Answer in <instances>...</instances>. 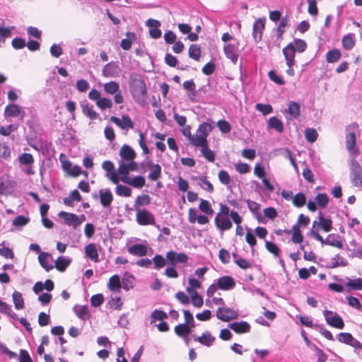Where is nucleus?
Here are the masks:
<instances>
[{"label":"nucleus","instance_id":"1","mask_svg":"<svg viewBox=\"0 0 362 362\" xmlns=\"http://www.w3.org/2000/svg\"><path fill=\"white\" fill-rule=\"evenodd\" d=\"M129 90L134 100L144 107L146 105L147 87L142 75L136 73L130 74Z\"/></svg>","mask_w":362,"mask_h":362},{"label":"nucleus","instance_id":"2","mask_svg":"<svg viewBox=\"0 0 362 362\" xmlns=\"http://www.w3.org/2000/svg\"><path fill=\"white\" fill-rule=\"evenodd\" d=\"M28 115L30 118L27 121L26 125L28 127L29 132L25 136V139L30 144V141L37 140L42 135L43 129L36 112L32 107L28 108Z\"/></svg>","mask_w":362,"mask_h":362},{"label":"nucleus","instance_id":"3","mask_svg":"<svg viewBox=\"0 0 362 362\" xmlns=\"http://www.w3.org/2000/svg\"><path fill=\"white\" fill-rule=\"evenodd\" d=\"M136 221L140 226L156 225L153 214L146 209H137Z\"/></svg>","mask_w":362,"mask_h":362},{"label":"nucleus","instance_id":"4","mask_svg":"<svg viewBox=\"0 0 362 362\" xmlns=\"http://www.w3.org/2000/svg\"><path fill=\"white\" fill-rule=\"evenodd\" d=\"M323 315L326 322L329 326L337 329H343L344 327V322L338 313L332 310H325Z\"/></svg>","mask_w":362,"mask_h":362},{"label":"nucleus","instance_id":"5","mask_svg":"<svg viewBox=\"0 0 362 362\" xmlns=\"http://www.w3.org/2000/svg\"><path fill=\"white\" fill-rule=\"evenodd\" d=\"M254 174L262 180L266 191L271 193L274 190V186L271 184L269 180L266 177L265 167L262 163H256L254 168Z\"/></svg>","mask_w":362,"mask_h":362},{"label":"nucleus","instance_id":"6","mask_svg":"<svg viewBox=\"0 0 362 362\" xmlns=\"http://www.w3.org/2000/svg\"><path fill=\"white\" fill-rule=\"evenodd\" d=\"M139 170V165L136 162H128L125 163L123 160H119V168L117 170V174L120 175V180L123 179L124 180H127L129 177V173L130 171H138Z\"/></svg>","mask_w":362,"mask_h":362},{"label":"nucleus","instance_id":"7","mask_svg":"<svg viewBox=\"0 0 362 362\" xmlns=\"http://www.w3.org/2000/svg\"><path fill=\"white\" fill-rule=\"evenodd\" d=\"M168 264L177 267V264H182L184 266L187 263L189 257L184 252H177L174 250H170L166 252Z\"/></svg>","mask_w":362,"mask_h":362},{"label":"nucleus","instance_id":"8","mask_svg":"<svg viewBox=\"0 0 362 362\" xmlns=\"http://www.w3.org/2000/svg\"><path fill=\"white\" fill-rule=\"evenodd\" d=\"M216 315L218 320L229 322L233 320L238 319L239 313L238 310H235L230 308L220 307L217 309Z\"/></svg>","mask_w":362,"mask_h":362},{"label":"nucleus","instance_id":"9","mask_svg":"<svg viewBox=\"0 0 362 362\" xmlns=\"http://www.w3.org/2000/svg\"><path fill=\"white\" fill-rule=\"evenodd\" d=\"M358 128V124L356 122H353L346 126V147L348 151H351L356 147V130Z\"/></svg>","mask_w":362,"mask_h":362},{"label":"nucleus","instance_id":"10","mask_svg":"<svg viewBox=\"0 0 362 362\" xmlns=\"http://www.w3.org/2000/svg\"><path fill=\"white\" fill-rule=\"evenodd\" d=\"M266 18H259L252 25V35L254 41L257 43L262 40L263 32L265 29Z\"/></svg>","mask_w":362,"mask_h":362},{"label":"nucleus","instance_id":"11","mask_svg":"<svg viewBox=\"0 0 362 362\" xmlns=\"http://www.w3.org/2000/svg\"><path fill=\"white\" fill-rule=\"evenodd\" d=\"M110 121L122 129H133L134 127V123L128 115H122V119L116 116H111Z\"/></svg>","mask_w":362,"mask_h":362},{"label":"nucleus","instance_id":"12","mask_svg":"<svg viewBox=\"0 0 362 362\" xmlns=\"http://www.w3.org/2000/svg\"><path fill=\"white\" fill-rule=\"evenodd\" d=\"M350 175L352 177L353 182H354V185H358V181L361 185H362V168L359 163L356 160H351Z\"/></svg>","mask_w":362,"mask_h":362},{"label":"nucleus","instance_id":"13","mask_svg":"<svg viewBox=\"0 0 362 362\" xmlns=\"http://www.w3.org/2000/svg\"><path fill=\"white\" fill-rule=\"evenodd\" d=\"M220 290L230 291L235 287L236 283L231 276H222L215 280Z\"/></svg>","mask_w":362,"mask_h":362},{"label":"nucleus","instance_id":"14","mask_svg":"<svg viewBox=\"0 0 362 362\" xmlns=\"http://www.w3.org/2000/svg\"><path fill=\"white\" fill-rule=\"evenodd\" d=\"M238 42L236 44L228 43L223 46V52L226 57L235 64L238 59Z\"/></svg>","mask_w":362,"mask_h":362},{"label":"nucleus","instance_id":"15","mask_svg":"<svg viewBox=\"0 0 362 362\" xmlns=\"http://www.w3.org/2000/svg\"><path fill=\"white\" fill-rule=\"evenodd\" d=\"M120 71L119 62L112 61L104 66L102 74L105 77H115L119 75Z\"/></svg>","mask_w":362,"mask_h":362},{"label":"nucleus","instance_id":"16","mask_svg":"<svg viewBox=\"0 0 362 362\" xmlns=\"http://www.w3.org/2000/svg\"><path fill=\"white\" fill-rule=\"evenodd\" d=\"M228 327L238 334L248 333L251 326L247 321L233 322L228 325Z\"/></svg>","mask_w":362,"mask_h":362},{"label":"nucleus","instance_id":"17","mask_svg":"<svg viewBox=\"0 0 362 362\" xmlns=\"http://www.w3.org/2000/svg\"><path fill=\"white\" fill-rule=\"evenodd\" d=\"M99 199L100 204L104 208H109L111 211V204L113 201L112 193L109 188L101 189L99 190Z\"/></svg>","mask_w":362,"mask_h":362},{"label":"nucleus","instance_id":"18","mask_svg":"<svg viewBox=\"0 0 362 362\" xmlns=\"http://www.w3.org/2000/svg\"><path fill=\"white\" fill-rule=\"evenodd\" d=\"M121 157V160L128 162L134 161V158L136 156L135 151L128 144H124L119 153Z\"/></svg>","mask_w":362,"mask_h":362},{"label":"nucleus","instance_id":"19","mask_svg":"<svg viewBox=\"0 0 362 362\" xmlns=\"http://www.w3.org/2000/svg\"><path fill=\"white\" fill-rule=\"evenodd\" d=\"M288 116L287 120L297 119L300 115V105L299 103L291 100L288 103V108L285 110Z\"/></svg>","mask_w":362,"mask_h":362},{"label":"nucleus","instance_id":"20","mask_svg":"<svg viewBox=\"0 0 362 362\" xmlns=\"http://www.w3.org/2000/svg\"><path fill=\"white\" fill-rule=\"evenodd\" d=\"M146 165L147 168L151 170V172L148 175V178L149 180L156 181L160 177L162 168L159 164L154 163L152 160H148L146 162Z\"/></svg>","mask_w":362,"mask_h":362},{"label":"nucleus","instance_id":"21","mask_svg":"<svg viewBox=\"0 0 362 362\" xmlns=\"http://www.w3.org/2000/svg\"><path fill=\"white\" fill-rule=\"evenodd\" d=\"M102 168L107 172V176L114 184H117L119 182V178L117 177V173L115 171L114 163L110 160H105L102 163Z\"/></svg>","mask_w":362,"mask_h":362},{"label":"nucleus","instance_id":"22","mask_svg":"<svg viewBox=\"0 0 362 362\" xmlns=\"http://www.w3.org/2000/svg\"><path fill=\"white\" fill-rule=\"evenodd\" d=\"M58 216L63 219L64 224L72 226L74 229L77 228L76 218L78 216L76 214L62 211L59 212Z\"/></svg>","mask_w":362,"mask_h":362},{"label":"nucleus","instance_id":"23","mask_svg":"<svg viewBox=\"0 0 362 362\" xmlns=\"http://www.w3.org/2000/svg\"><path fill=\"white\" fill-rule=\"evenodd\" d=\"M80 105L81 107L83 113L90 119H102L101 117H99V115L93 110V105H90L86 100L80 102Z\"/></svg>","mask_w":362,"mask_h":362},{"label":"nucleus","instance_id":"24","mask_svg":"<svg viewBox=\"0 0 362 362\" xmlns=\"http://www.w3.org/2000/svg\"><path fill=\"white\" fill-rule=\"evenodd\" d=\"M84 252L86 257L90 259L94 262H99V255L96 244L90 243L85 246Z\"/></svg>","mask_w":362,"mask_h":362},{"label":"nucleus","instance_id":"25","mask_svg":"<svg viewBox=\"0 0 362 362\" xmlns=\"http://www.w3.org/2000/svg\"><path fill=\"white\" fill-rule=\"evenodd\" d=\"M148 249L147 244L136 243L128 247L127 251L131 255L142 257L147 255Z\"/></svg>","mask_w":362,"mask_h":362},{"label":"nucleus","instance_id":"26","mask_svg":"<svg viewBox=\"0 0 362 362\" xmlns=\"http://www.w3.org/2000/svg\"><path fill=\"white\" fill-rule=\"evenodd\" d=\"M192 337L195 341H198L207 347L211 346L216 339V338L211 334L209 331H205L202 333V336L197 337L196 335H192Z\"/></svg>","mask_w":362,"mask_h":362},{"label":"nucleus","instance_id":"27","mask_svg":"<svg viewBox=\"0 0 362 362\" xmlns=\"http://www.w3.org/2000/svg\"><path fill=\"white\" fill-rule=\"evenodd\" d=\"M214 224L216 228L221 232L230 230L233 226L232 221L228 216H225L220 219L219 217L218 218V216H216L214 218Z\"/></svg>","mask_w":362,"mask_h":362},{"label":"nucleus","instance_id":"28","mask_svg":"<svg viewBox=\"0 0 362 362\" xmlns=\"http://www.w3.org/2000/svg\"><path fill=\"white\" fill-rule=\"evenodd\" d=\"M22 107L13 103L6 106L4 115L5 117H16L21 115Z\"/></svg>","mask_w":362,"mask_h":362},{"label":"nucleus","instance_id":"29","mask_svg":"<svg viewBox=\"0 0 362 362\" xmlns=\"http://www.w3.org/2000/svg\"><path fill=\"white\" fill-rule=\"evenodd\" d=\"M212 124H214V122L211 118H208L207 122L201 123L197 130V135L208 136L214 128Z\"/></svg>","mask_w":362,"mask_h":362},{"label":"nucleus","instance_id":"30","mask_svg":"<svg viewBox=\"0 0 362 362\" xmlns=\"http://www.w3.org/2000/svg\"><path fill=\"white\" fill-rule=\"evenodd\" d=\"M122 182L132 186L134 188L141 189L146 184L145 177L143 175H136L134 177H129L127 180L122 179Z\"/></svg>","mask_w":362,"mask_h":362},{"label":"nucleus","instance_id":"31","mask_svg":"<svg viewBox=\"0 0 362 362\" xmlns=\"http://www.w3.org/2000/svg\"><path fill=\"white\" fill-rule=\"evenodd\" d=\"M345 286L346 287L347 291H359L362 290V279L358 277L355 279H351L349 277H346Z\"/></svg>","mask_w":362,"mask_h":362},{"label":"nucleus","instance_id":"32","mask_svg":"<svg viewBox=\"0 0 362 362\" xmlns=\"http://www.w3.org/2000/svg\"><path fill=\"white\" fill-rule=\"evenodd\" d=\"M107 288L110 291L119 292L122 287L121 279L118 274H114L108 281Z\"/></svg>","mask_w":362,"mask_h":362},{"label":"nucleus","instance_id":"33","mask_svg":"<svg viewBox=\"0 0 362 362\" xmlns=\"http://www.w3.org/2000/svg\"><path fill=\"white\" fill-rule=\"evenodd\" d=\"M71 259L68 257L59 256L54 262V267L59 272H64L70 265Z\"/></svg>","mask_w":362,"mask_h":362},{"label":"nucleus","instance_id":"34","mask_svg":"<svg viewBox=\"0 0 362 362\" xmlns=\"http://www.w3.org/2000/svg\"><path fill=\"white\" fill-rule=\"evenodd\" d=\"M318 218L320 221L319 229L324 232H329L332 229V221L331 218H325L322 211L318 212Z\"/></svg>","mask_w":362,"mask_h":362},{"label":"nucleus","instance_id":"35","mask_svg":"<svg viewBox=\"0 0 362 362\" xmlns=\"http://www.w3.org/2000/svg\"><path fill=\"white\" fill-rule=\"evenodd\" d=\"M267 126L269 129H274L279 133H282L284 129L282 121L276 116H272L269 119Z\"/></svg>","mask_w":362,"mask_h":362},{"label":"nucleus","instance_id":"36","mask_svg":"<svg viewBox=\"0 0 362 362\" xmlns=\"http://www.w3.org/2000/svg\"><path fill=\"white\" fill-rule=\"evenodd\" d=\"M135 277L133 274L129 273V272H125L123 274L122 282V287L126 291H128L130 289L133 288L134 286V280Z\"/></svg>","mask_w":362,"mask_h":362},{"label":"nucleus","instance_id":"37","mask_svg":"<svg viewBox=\"0 0 362 362\" xmlns=\"http://www.w3.org/2000/svg\"><path fill=\"white\" fill-rule=\"evenodd\" d=\"M49 257H52V256L47 252L40 253V255H38L39 263H40V266L46 272H49L50 270H52L54 268V265L48 263V259Z\"/></svg>","mask_w":362,"mask_h":362},{"label":"nucleus","instance_id":"38","mask_svg":"<svg viewBox=\"0 0 362 362\" xmlns=\"http://www.w3.org/2000/svg\"><path fill=\"white\" fill-rule=\"evenodd\" d=\"M174 332L179 337H187L192 334L193 329L188 325L180 323L175 327Z\"/></svg>","mask_w":362,"mask_h":362},{"label":"nucleus","instance_id":"39","mask_svg":"<svg viewBox=\"0 0 362 362\" xmlns=\"http://www.w3.org/2000/svg\"><path fill=\"white\" fill-rule=\"evenodd\" d=\"M332 263L325 264V268L333 269L337 268L338 267H346L349 264L348 261L341 257L339 254L336 255L334 257H332Z\"/></svg>","mask_w":362,"mask_h":362},{"label":"nucleus","instance_id":"40","mask_svg":"<svg viewBox=\"0 0 362 362\" xmlns=\"http://www.w3.org/2000/svg\"><path fill=\"white\" fill-rule=\"evenodd\" d=\"M218 177L220 182L227 186V189L230 190L231 194H234L232 186L229 185L230 182V177L228 173L225 170H221L218 173Z\"/></svg>","mask_w":362,"mask_h":362},{"label":"nucleus","instance_id":"41","mask_svg":"<svg viewBox=\"0 0 362 362\" xmlns=\"http://www.w3.org/2000/svg\"><path fill=\"white\" fill-rule=\"evenodd\" d=\"M279 151H281V154L286 158H288L291 164L295 169L296 172L299 174L298 167L296 163V160L292 152L288 148H280Z\"/></svg>","mask_w":362,"mask_h":362},{"label":"nucleus","instance_id":"42","mask_svg":"<svg viewBox=\"0 0 362 362\" xmlns=\"http://www.w3.org/2000/svg\"><path fill=\"white\" fill-rule=\"evenodd\" d=\"M325 57L327 63H335L341 57V53L339 49L333 48L327 52Z\"/></svg>","mask_w":362,"mask_h":362},{"label":"nucleus","instance_id":"43","mask_svg":"<svg viewBox=\"0 0 362 362\" xmlns=\"http://www.w3.org/2000/svg\"><path fill=\"white\" fill-rule=\"evenodd\" d=\"M201 47L199 45L192 44L189 46L188 50V56L189 58L195 61H199L201 57Z\"/></svg>","mask_w":362,"mask_h":362},{"label":"nucleus","instance_id":"44","mask_svg":"<svg viewBox=\"0 0 362 362\" xmlns=\"http://www.w3.org/2000/svg\"><path fill=\"white\" fill-rule=\"evenodd\" d=\"M342 46L346 50H351L355 45L354 34L348 33L345 35L341 40Z\"/></svg>","mask_w":362,"mask_h":362},{"label":"nucleus","instance_id":"45","mask_svg":"<svg viewBox=\"0 0 362 362\" xmlns=\"http://www.w3.org/2000/svg\"><path fill=\"white\" fill-rule=\"evenodd\" d=\"M191 144L196 147H200L201 149H204L209 147L207 136L197 135L193 139H191Z\"/></svg>","mask_w":362,"mask_h":362},{"label":"nucleus","instance_id":"46","mask_svg":"<svg viewBox=\"0 0 362 362\" xmlns=\"http://www.w3.org/2000/svg\"><path fill=\"white\" fill-rule=\"evenodd\" d=\"M265 247L269 252L274 256V257H280L281 250L273 241L265 240Z\"/></svg>","mask_w":362,"mask_h":362},{"label":"nucleus","instance_id":"47","mask_svg":"<svg viewBox=\"0 0 362 362\" xmlns=\"http://www.w3.org/2000/svg\"><path fill=\"white\" fill-rule=\"evenodd\" d=\"M151 200V199L148 194H144L137 196L134 202V209H139V207L141 206H146L150 204Z\"/></svg>","mask_w":362,"mask_h":362},{"label":"nucleus","instance_id":"48","mask_svg":"<svg viewBox=\"0 0 362 362\" xmlns=\"http://www.w3.org/2000/svg\"><path fill=\"white\" fill-rule=\"evenodd\" d=\"M245 230H246L245 241L251 247L252 252L253 253L254 252V247L257 245L256 236L250 228L245 226Z\"/></svg>","mask_w":362,"mask_h":362},{"label":"nucleus","instance_id":"49","mask_svg":"<svg viewBox=\"0 0 362 362\" xmlns=\"http://www.w3.org/2000/svg\"><path fill=\"white\" fill-rule=\"evenodd\" d=\"M104 91L110 95H114L115 93L119 90V84L118 82L112 81L105 83L103 86Z\"/></svg>","mask_w":362,"mask_h":362},{"label":"nucleus","instance_id":"50","mask_svg":"<svg viewBox=\"0 0 362 362\" xmlns=\"http://www.w3.org/2000/svg\"><path fill=\"white\" fill-rule=\"evenodd\" d=\"M152 262L153 263V268L156 269H160L165 267V264H168L167 257H163L162 255L156 254L155 256L152 259Z\"/></svg>","mask_w":362,"mask_h":362},{"label":"nucleus","instance_id":"51","mask_svg":"<svg viewBox=\"0 0 362 362\" xmlns=\"http://www.w3.org/2000/svg\"><path fill=\"white\" fill-rule=\"evenodd\" d=\"M216 59L214 57H211V60L207 62L202 69V72L206 76L211 75L216 70Z\"/></svg>","mask_w":362,"mask_h":362},{"label":"nucleus","instance_id":"52","mask_svg":"<svg viewBox=\"0 0 362 362\" xmlns=\"http://www.w3.org/2000/svg\"><path fill=\"white\" fill-rule=\"evenodd\" d=\"M189 286L186 288V291L189 293H194V291H197L196 289L202 288V282L194 277H189L188 279Z\"/></svg>","mask_w":362,"mask_h":362},{"label":"nucleus","instance_id":"53","mask_svg":"<svg viewBox=\"0 0 362 362\" xmlns=\"http://www.w3.org/2000/svg\"><path fill=\"white\" fill-rule=\"evenodd\" d=\"M6 242L3 241L0 243V255L6 259H13L15 255L12 248L5 246Z\"/></svg>","mask_w":362,"mask_h":362},{"label":"nucleus","instance_id":"54","mask_svg":"<svg viewBox=\"0 0 362 362\" xmlns=\"http://www.w3.org/2000/svg\"><path fill=\"white\" fill-rule=\"evenodd\" d=\"M199 209L209 216H212L214 214V209H212L211 205L208 200L200 199Z\"/></svg>","mask_w":362,"mask_h":362},{"label":"nucleus","instance_id":"55","mask_svg":"<svg viewBox=\"0 0 362 362\" xmlns=\"http://www.w3.org/2000/svg\"><path fill=\"white\" fill-rule=\"evenodd\" d=\"M13 301L16 310H21L24 308L25 303L21 293L15 291L13 294Z\"/></svg>","mask_w":362,"mask_h":362},{"label":"nucleus","instance_id":"56","mask_svg":"<svg viewBox=\"0 0 362 362\" xmlns=\"http://www.w3.org/2000/svg\"><path fill=\"white\" fill-rule=\"evenodd\" d=\"M168 317V314L160 309H155L151 314V323H153L158 320L163 321Z\"/></svg>","mask_w":362,"mask_h":362},{"label":"nucleus","instance_id":"57","mask_svg":"<svg viewBox=\"0 0 362 362\" xmlns=\"http://www.w3.org/2000/svg\"><path fill=\"white\" fill-rule=\"evenodd\" d=\"M293 204L298 207L300 208L303 206L306 203V196L302 192H298L293 198H292Z\"/></svg>","mask_w":362,"mask_h":362},{"label":"nucleus","instance_id":"58","mask_svg":"<svg viewBox=\"0 0 362 362\" xmlns=\"http://www.w3.org/2000/svg\"><path fill=\"white\" fill-rule=\"evenodd\" d=\"M30 218L23 215H18L12 221V225L16 228H21L30 222Z\"/></svg>","mask_w":362,"mask_h":362},{"label":"nucleus","instance_id":"59","mask_svg":"<svg viewBox=\"0 0 362 362\" xmlns=\"http://www.w3.org/2000/svg\"><path fill=\"white\" fill-rule=\"evenodd\" d=\"M18 159L21 165H33L35 161L34 157L29 153H23Z\"/></svg>","mask_w":362,"mask_h":362},{"label":"nucleus","instance_id":"60","mask_svg":"<svg viewBox=\"0 0 362 362\" xmlns=\"http://www.w3.org/2000/svg\"><path fill=\"white\" fill-rule=\"evenodd\" d=\"M293 42V49L296 52L303 53L306 50L308 45L304 40L300 38H294Z\"/></svg>","mask_w":362,"mask_h":362},{"label":"nucleus","instance_id":"61","mask_svg":"<svg viewBox=\"0 0 362 362\" xmlns=\"http://www.w3.org/2000/svg\"><path fill=\"white\" fill-rule=\"evenodd\" d=\"M315 199L320 209H325L329 202V197L326 193H318Z\"/></svg>","mask_w":362,"mask_h":362},{"label":"nucleus","instance_id":"62","mask_svg":"<svg viewBox=\"0 0 362 362\" xmlns=\"http://www.w3.org/2000/svg\"><path fill=\"white\" fill-rule=\"evenodd\" d=\"M115 192L118 196L130 197L132 194V189L126 185L118 184L115 187Z\"/></svg>","mask_w":362,"mask_h":362},{"label":"nucleus","instance_id":"63","mask_svg":"<svg viewBox=\"0 0 362 362\" xmlns=\"http://www.w3.org/2000/svg\"><path fill=\"white\" fill-rule=\"evenodd\" d=\"M269 78L277 85L282 86L286 81L281 75H279L275 70H270L268 72Z\"/></svg>","mask_w":362,"mask_h":362},{"label":"nucleus","instance_id":"64","mask_svg":"<svg viewBox=\"0 0 362 362\" xmlns=\"http://www.w3.org/2000/svg\"><path fill=\"white\" fill-rule=\"evenodd\" d=\"M256 110L262 112L264 116H266L273 112L272 106L269 104L257 103L255 106Z\"/></svg>","mask_w":362,"mask_h":362}]
</instances>
